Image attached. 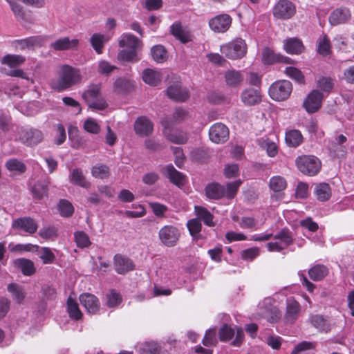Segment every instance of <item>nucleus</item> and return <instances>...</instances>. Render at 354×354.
<instances>
[{"instance_id": "nucleus-3", "label": "nucleus", "mask_w": 354, "mask_h": 354, "mask_svg": "<svg viewBox=\"0 0 354 354\" xmlns=\"http://www.w3.org/2000/svg\"><path fill=\"white\" fill-rule=\"evenodd\" d=\"M16 133L15 140L29 147L37 146L44 138L41 130L28 126L18 127Z\"/></svg>"}, {"instance_id": "nucleus-31", "label": "nucleus", "mask_w": 354, "mask_h": 354, "mask_svg": "<svg viewBox=\"0 0 354 354\" xmlns=\"http://www.w3.org/2000/svg\"><path fill=\"white\" fill-rule=\"evenodd\" d=\"M285 140L288 146L297 147L303 142L304 138L300 131L292 129L286 133Z\"/></svg>"}, {"instance_id": "nucleus-47", "label": "nucleus", "mask_w": 354, "mask_h": 354, "mask_svg": "<svg viewBox=\"0 0 354 354\" xmlns=\"http://www.w3.org/2000/svg\"><path fill=\"white\" fill-rule=\"evenodd\" d=\"M235 330L228 324H223L218 330L219 339L221 342H227L234 336Z\"/></svg>"}, {"instance_id": "nucleus-42", "label": "nucleus", "mask_w": 354, "mask_h": 354, "mask_svg": "<svg viewBox=\"0 0 354 354\" xmlns=\"http://www.w3.org/2000/svg\"><path fill=\"white\" fill-rule=\"evenodd\" d=\"M106 298V304L109 308H115L122 302V296L115 290H110L107 292Z\"/></svg>"}, {"instance_id": "nucleus-33", "label": "nucleus", "mask_w": 354, "mask_h": 354, "mask_svg": "<svg viewBox=\"0 0 354 354\" xmlns=\"http://www.w3.org/2000/svg\"><path fill=\"white\" fill-rule=\"evenodd\" d=\"M108 38L103 34L94 33L90 38V44L97 54H102Z\"/></svg>"}, {"instance_id": "nucleus-36", "label": "nucleus", "mask_w": 354, "mask_h": 354, "mask_svg": "<svg viewBox=\"0 0 354 354\" xmlns=\"http://www.w3.org/2000/svg\"><path fill=\"white\" fill-rule=\"evenodd\" d=\"M195 212L197 216L196 218H198L200 221L203 220L205 225L210 227L215 225L213 221L214 216L205 207L195 206Z\"/></svg>"}, {"instance_id": "nucleus-10", "label": "nucleus", "mask_w": 354, "mask_h": 354, "mask_svg": "<svg viewBox=\"0 0 354 354\" xmlns=\"http://www.w3.org/2000/svg\"><path fill=\"white\" fill-rule=\"evenodd\" d=\"M16 250L36 252L45 264L52 263L55 259V256L51 249L47 247H39L31 244L17 245Z\"/></svg>"}, {"instance_id": "nucleus-46", "label": "nucleus", "mask_w": 354, "mask_h": 354, "mask_svg": "<svg viewBox=\"0 0 354 354\" xmlns=\"http://www.w3.org/2000/svg\"><path fill=\"white\" fill-rule=\"evenodd\" d=\"M25 58L19 55H7L1 60L2 64H6L10 67H15L23 64Z\"/></svg>"}, {"instance_id": "nucleus-22", "label": "nucleus", "mask_w": 354, "mask_h": 354, "mask_svg": "<svg viewBox=\"0 0 354 354\" xmlns=\"http://www.w3.org/2000/svg\"><path fill=\"white\" fill-rule=\"evenodd\" d=\"M242 102L246 106H253L261 102L260 91L253 88L244 89L241 94Z\"/></svg>"}, {"instance_id": "nucleus-27", "label": "nucleus", "mask_w": 354, "mask_h": 354, "mask_svg": "<svg viewBox=\"0 0 354 354\" xmlns=\"http://www.w3.org/2000/svg\"><path fill=\"white\" fill-rule=\"evenodd\" d=\"M171 34L182 43L185 44L191 40L189 32L183 28L179 21L174 23L170 27Z\"/></svg>"}, {"instance_id": "nucleus-51", "label": "nucleus", "mask_w": 354, "mask_h": 354, "mask_svg": "<svg viewBox=\"0 0 354 354\" xmlns=\"http://www.w3.org/2000/svg\"><path fill=\"white\" fill-rule=\"evenodd\" d=\"M286 185V180L281 176H274L270 180V187L275 192L285 189Z\"/></svg>"}, {"instance_id": "nucleus-50", "label": "nucleus", "mask_w": 354, "mask_h": 354, "mask_svg": "<svg viewBox=\"0 0 354 354\" xmlns=\"http://www.w3.org/2000/svg\"><path fill=\"white\" fill-rule=\"evenodd\" d=\"M242 182L241 180H237L234 182L227 183L226 184L225 196L227 199H232L235 197L240 185Z\"/></svg>"}, {"instance_id": "nucleus-9", "label": "nucleus", "mask_w": 354, "mask_h": 354, "mask_svg": "<svg viewBox=\"0 0 354 354\" xmlns=\"http://www.w3.org/2000/svg\"><path fill=\"white\" fill-rule=\"evenodd\" d=\"M161 243L168 248L175 246L180 237V232L174 225H165L158 232Z\"/></svg>"}, {"instance_id": "nucleus-1", "label": "nucleus", "mask_w": 354, "mask_h": 354, "mask_svg": "<svg viewBox=\"0 0 354 354\" xmlns=\"http://www.w3.org/2000/svg\"><path fill=\"white\" fill-rule=\"evenodd\" d=\"M119 46L122 48L118 53L119 59L130 62L140 60L138 51L142 46L141 41L130 33H124L119 40Z\"/></svg>"}, {"instance_id": "nucleus-7", "label": "nucleus", "mask_w": 354, "mask_h": 354, "mask_svg": "<svg viewBox=\"0 0 354 354\" xmlns=\"http://www.w3.org/2000/svg\"><path fill=\"white\" fill-rule=\"evenodd\" d=\"M292 91V85L290 81L280 80L271 84L268 93L272 100L283 101L290 97Z\"/></svg>"}, {"instance_id": "nucleus-16", "label": "nucleus", "mask_w": 354, "mask_h": 354, "mask_svg": "<svg viewBox=\"0 0 354 354\" xmlns=\"http://www.w3.org/2000/svg\"><path fill=\"white\" fill-rule=\"evenodd\" d=\"M12 225L13 228L18 230H23L30 234H34L38 228L36 221L30 217L17 218L12 222Z\"/></svg>"}, {"instance_id": "nucleus-12", "label": "nucleus", "mask_w": 354, "mask_h": 354, "mask_svg": "<svg viewBox=\"0 0 354 354\" xmlns=\"http://www.w3.org/2000/svg\"><path fill=\"white\" fill-rule=\"evenodd\" d=\"M232 17L227 14H221L209 21V28L215 32H225L231 26Z\"/></svg>"}, {"instance_id": "nucleus-58", "label": "nucleus", "mask_w": 354, "mask_h": 354, "mask_svg": "<svg viewBox=\"0 0 354 354\" xmlns=\"http://www.w3.org/2000/svg\"><path fill=\"white\" fill-rule=\"evenodd\" d=\"M55 135L54 137V142L57 145H62L66 139V133L65 128L62 124H57L55 128Z\"/></svg>"}, {"instance_id": "nucleus-26", "label": "nucleus", "mask_w": 354, "mask_h": 354, "mask_svg": "<svg viewBox=\"0 0 354 354\" xmlns=\"http://www.w3.org/2000/svg\"><path fill=\"white\" fill-rule=\"evenodd\" d=\"M347 138L343 134L337 136L328 145V149L337 156H342L346 151V147L344 144Z\"/></svg>"}, {"instance_id": "nucleus-37", "label": "nucleus", "mask_w": 354, "mask_h": 354, "mask_svg": "<svg viewBox=\"0 0 354 354\" xmlns=\"http://www.w3.org/2000/svg\"><path fill=\"white\" fill-rule=\"evenodd\" d=\"M67 311L69 317L75 320H79L82 317V313L79 308L77 303L71 297L67 299Z\"/></svg>"}, {"instance_id": "nucleus-5", "label": "nucleus", "mask_w": 354, "mask_h": 354, "mask_svg": "<svg viewBox=\"0 0 354 354\" xmlns=\"http://www.w3.org/2000/svg\"><path fill=\"white\" fill-rule=\"evenodd\" d=\"M248 47L245 40L241 38H236L232 41L222 45L221 52L227 58L237 59L243 57L247 53Z\"/></svg>"}, {"instance_id": "nucleus-57", "label": "nucleus", "mask_w": 354, "mask_h": 354, "mask_svg": "<svg viewBox=\"0 0 354 354\" xmlns=\"http://www.w3.org/2000/svg\"><path fill=\"white\" fill-rule=\"evenodd\" d=\"M203 344L205 346H216L217 339L216 336V330L214 328H209L206 330L205 336L203 339Z\"/></svg>"}, {"instance_id": "nucleus-32", "label": "nucleus", "mask_w": 354, "mask_h": 354, "mask_svg": "<svg viewBox=\"0 0 354 354\" xmlns=\"http://www.w3.org/2000/svg\"><path fill=\"white\" fill-rule=\"evenodd\" d=\"M311 324L319 331L328 333L330 330L329 322L321 315H311L310 317Z\"/></svg>"}, {"instance_id": "nucleus-61", "label": "nucleus", "mask_w": 354, "mask_h": 354, "mask_svg": "<svg viewBox=\"0 0 354 354\" xmlns=\"http://www.w3.org/2000/svg\"><path fill=\"white\" fill-rule=\"evenodd\" d=\"M116 67L106 60L98 62L97 71L101 75H109Z\"/></svg>"}, {"instance_id": "nucleus-53", "label": "nucleus", "mask_w": 354, "mask_h": 354, "mask_svg": "<svg viewBox=\"0 0 354 354\" xmlns=\"http://www.w3.org/2000/svg\"><path fill=\"white\" fill-rule=\"evenodd\" d=\"M58 209L61 216L64 217L71 216L74 211L73 205L66 200H61L59 201Z\"/></svg>"}, {"instance_id": "nucleus-39", "label": "nucleus", "mask_w": 354, "mask_h": 354, "mask_svg": "<svg viewBox=\"0 0 354 354\" xmlns=\"http://www.w3.org/2000/svg\"><path fill=\"white\" fill-rule=\"evenodd\" d=\"M280 55H276L272 50L266 47L263 49L261 60L264 64L271 65L277 61H283Z\"/></svg>"}, {"instance_id": "nucleus-55", "label": "nucleus", "mask_w": 354, "mask_h": 354, "mask_svg": "<svg viewBox=\"0 0 354 354\" xmlns=\"http://www.w3.org/2000/svg\"><path fill=\"white\" fill-rule=\"evenodd\" d=\"M316 343L308 341H303L297 344L290 353V354H300L302 352L314 349Z\"/></svg>"}, {"instance_id": "nucleus-44", "label": "nucleus", "mask_w": 354, "mask_h": 354, "mask_svg": "<svg viewBox=\"0 0 354 354\" xmlns=\"http://www.w3.org/2000/svg\"><path fill=\"white\" fill-rule=\"evenodd\" d=\"M15 263L25 275H31L35 272L34 263L30 260L19 259L16 260Z\"/></svg>"}, {"instance_id": "nucleus-28", "label": "nucleus", "mask_w": 354, "mask_h": 354, "mask_svg": "<svg viewBox=\"0 0 354 354\" xmlns=\"http://www.w3.org/2000/svg\"><path fill=\"white\" fill-rule=\"evenodd\" d=\"M283 46L285 50L288 53L292 55L301 54L304 50L302 41L297 38H290L286 39L284 42Z\"/></svg>"}, {"instance_id": "nucleus-2", "label": "nucleus", "mask_w": 354, "mask_h": 354, "mask_svg": "<svg viewBox=\"0 0 354 354\" xmlns=\"http://www.w3.org/2000/svg\"><path fill=\"white\" fill-rule=\"evenodd\" d=\"M80 70L69 65H62L58 72V77L52 82V88L57 91L67 89L81 80Z\"/></svg>"}, {"instance_id": "nucleus-52", "label": "nucleus", "mask_w": 354, "mask_h": 354, "mask_svg": "<svg viewBox=\"0 0 354 354\" xmlns=\"http://www.w3.org/2000/svg\"><path fill=\"white\" fill-rule=\"evenodd\" d=\"M100 91V88L98 85H92L83 93L82 97L87 103L91 102L98 98Z\"/></svg>"}, {"instance_id": "nucleus-38", "label": "nucleus", "mask_w": 354, "mask_h": 354, "mask_svg": "<svg viewBox=\"0 0 354 354\" xmlns=\"http://www.w3.org/2000/svg\"><path fill=\"white\" fill-rule=\"evenodd\" d=\"M187 227L190 235L194 239H198L201 237L200 232L202 229V224L198 218H192L187 221Z\"/></svg>"}, {"instance_id": "nucleus-4", "label": "nucleus", "mask_w": 354, "mask_h": 354, "mask_svg": "<svg viewBox=\"0 0 354 354\" xmlns=\"http://www.w3.org/2000/svg\"><path fill=\"white\" fill-rule=\"evenodd\" d=\"M295 164L300 172L304 175L314 176L322 168L320 160L313 155H301L295 160Z\"/></svg>"}, {"instance_id": "nucleus-45", "label": "nucleus", "mask_w": 354, "mask_h": 354, "mask_svg": "<svg viewBox=\"0 0 354 354\" xmlns=\"http://www.w3.org/2000/svg\"><path fill=\"white\" fill-rule=\"evenodd\" d=\"M285 73L299 84L305 83V77L302 72L297 68L288 66L285 68Z\"/></svg>"}, {"instance_id": "nucleus-11", "label": "nucleus", "mask_w": 354, "mask_h": 354, "mask_svg": "<svg viewBox=\"0 0 354 354\" xmlns=\"http://www.w3.org/2000/svg\"><path fill=\"white\" fill-rule=\"evenodd\" d=\"M163 127L164 136L172 143L177 145L185 144L189 139V134L180 129H171L168 127L169 122L167 121L161 122Z\"/></svg>"}, {"instance_id": "nucleus-43", "label": "nucleus", "mask_w": 354, "mask_h": 354, "mask_svg": "<svg viewBox=\"0 0 354 354\" xmlns=\"http://www.w3.org/2000/svg\"><path fill=\"white\" fill-rule=\"evenodd\" d=\"M258 142L261 147L266 150L269 156L274 157L277 154L278 148L274 142H272L268 138H261Z\"/></svg>"}, {"instance_id": "nucleus-60", "label": "nucleus", "mask_w": 354, "mask_h": 354, "mask_svg": "<svg viewBox=\"0 0 354 354\" xmlns=\"http://www.w3.org/2000/svg\"><path fill=\"white\" fill-rule=\"evenodd\" d=\"M39 235L46 239H52L57 236V230L54 226H44L40 229Z\"/></svg>"}, {"instance_id": "nucleus-54", "label": "nucleus", "mask_w": 354, "mask_h": 354, "mask_svg": "<svg viewBox=\"0 0 354 354\" xmlns=\"http://www.w3.org/2000/svg\"><path fill=\"white\" fill-rule=\"evenodd\" d=\"M75 240L77 245L79 248H87L91 245V241L88 236L84 232L80 231L77 232L74 234Z\"/></svg>"}, {"instance_id": "nucleus-40", "label": "nucleus", "mask_w": 354, "mask_h": 354, "mask_svg": "<svg viewBox=\"0 0 354 354\" xmlns=\"http://www.w3.org/2000/svg\"><path fill=\"white\" fill-rule=\"evenodd\" d=\"M5 167L11 172L24 173L26 169L25 164L17 158L8 160L5 164Z\"/></svg>"}, {"instance_id": "nucleus-13", "label": "nucleus", "mask_w": 354, "mask_h": 354, "mask_svg": "<svg viewBox=\"0 0 354 354\" xmlns=\"http://www.w3.org/2000/svg\"><path fill=\"white\" fill-rule=\"evenodd\" d=\"M324 95L317 89L313 90L305 99L303 106L309 113H313L321 107Z\"/></svg>"}, {"instance_id": "nucleus-34", "label": "nucleus", "mask_w": 354, "mask_h": 354, "mask_svg": "<svg viewBox=\"0 0 354 354\" xmlns=\"http://www.w3.org/2000/svg\"><path fill=\"white\" fill-rule=\"evenodd\" d=\"M328 274V269L326 266L317 264L308 270V275L313 281H320Z\"/></svg>"}, {"instance_id": "nucleus-29", "label": "nucleus", "mask_w": 354, "mask_h": 354, "mask_svg": "<svg viewBox=\"0 0 354 354\" xmlns=\"http://www.w3.org/2000/svg\"><path fill=\"white\" fill-rule=\"evenodd\" d=\"M314 194L318 201H326L331 196L330 185L326 183H319L315 185Z\"/></svg>"}, {"instance_id": "nucleus-19", "label": "nucleus", "mask_w": 354, "mask_h": 354, "mask_svg": "<svg viewBox=\"0 0 354 354\" xmlns=\"http://www.w3.org/2000/svg\"><path fill=\"white\" fill-rule=\"evenodd\" d=\"M80 301L89 314H95L100 307L98 299L93 295L84 293L80 296Z\"/></svg>"}, {"instance_id": "nucleus-62", "label": "nucleus", "mask_w": 354, "mask_h": 354, "mask_svg": "<svg viewBox=\"0 0 354 354\" xmlns=\"http://www.w3.org/2000/svg\"><path fill=\"white\" fill-rule=\"evenodd\" d=\"M274 239H280L285 244V247L290 245L293 241L291 233L288 229L281 230L274 236Z\"/></svg>"}, {"instance_id": "nucleus-30", "label": "nucleus", "mask_w": 354, "mask_h": 354, "mask_svg": "<svg viewBox=\"0 0 354 354\" xmlns=\"http://www.w3.org/2000/svg\"><path fill=\"white\" fill-rule=\"evenodd\" d=\"M226 84L230 87H236L243 81V76L240 71L227 70L224 74Z\"/></svg>"}, {"instance_id": "nucleus-24", "label": "nucleus", "mask_w": 354, "mask_h": 354, "mask_svg": "<svg viewBox=\"0 0 354 354\" xmlns=\"http://www.w3.org/2000/svg\"><path fill=\"white\" fill-rule=\"evenodd\" d=\"M135 88V82L131 79L119 77L113 84V91L118 94L131 93Z\"/></svg>"}, {"instance_id": "nucleus-64", "label": "nucleus", "mask_w": 354, "mask_h": 354, "mask_svg": "<svg viewBox=\"0 0 354 354\" xmlns=\"http://www.w3.org/2000/svg\"><path fill=\"white\" fill-rule=\"evenodd\" d=\"M207 99L210 103L218 104L224 102L226 97L222 93L214 91L208 94Z\"/></svg>"}, {"instance_id": "nucleus-56", "label": "nucleus", "mask_w": 354, "mask_h": 354, "mask_svg": "<svg viewBox=\"0 0 354 354\" xmlns=\"http://www.w3.org/2000/svg\"><path fill=\"white\" fill-rule=\"evenodd\" d=\"M83 127L86 131L93 134H97L100 131V126L97 121L92 118H89L85 120Z\"/></svg>"}, {"instance_id": "nucleus-41", "label": "nucleus", "mask_w": 354, "mask_h": 354, "mask_svg": "<svg viewBox=\"0 0 354 354\" xmlns=\"http://www.w3.org/2000/svg\"><path fill=\"white\" fill-rule=\"evenodd\" d=\"M334 86V80L330 77H320L317 80V87L326 93H330Z\"/></svg>"}, {"instance_id": "nucleus-6", "label": "nucleus", "mask_w": 354, "mask_h": 354, "mask_svg": "<svg viewBox=\"0 0 354 354\" xmlns=\"http://www.w3.org/2000/svg\"><path fill=\"white\" fill-rule=\"evenodd\" d=\"M296 12V6L290 0H279L272 8L273 17L279 20L290 19Z\"/></svg>"}, {"instance_id": "nucleus-48", "label": "nucleus", "mask_w": 354, "mask_h": 354, "mask_svg": "<svg viewBox=\"0 0 354 354\" xmlns=\"http://www.w3.org/2000/svg\"><path fill=\"white\" fill-rule=\"evenodd\" d=\"M8 290L12 294L14 299L17 303L20 304L23 301L25 298V292L21 286L15 283H11L8 285Z\"/></svg>"}, {"instance_id": "nucleus-63", "label": "nucleus", "mask_w": 354, "mask_h": 354, "mask_svg": "<svg viewBox=\"0 0 354 354\" xmlns=\"http://www.w3.org/2000/svg\"><path fill=\"white\" fill-rule=\"evenodd\" d=\"M318 52L319 54L326 56L330 53V41L326 35L319 41Z\"/></svg>"}, {"instance_id": "nucleus-15", "label": "nucleus", "mask_w": 354, "mask_h": 354, "mask_svg": "<svg viewBox=\"0 0 354 354\" xmlns=\"http://www.w3.org/2000/svg\"><path fill=\"white\" fill-rule=\"evenodd\" d=\"M114 269L118 274H124L134 269L135 265L131 259L122 254L114 257Z\"/></svg>"}, {"instance_id": "nucleus-35", "label": "nucleus", "mask_w": 354, "mask_h": 354, "mask_svg": "<svg viewBox=\"0 0 354 354\" xmlns=\"http://www.w3.org/2000/svg\"><path fill=\"white\" fill-rule=\"evenodd\" d=\"M70 178L71 183L82 187L88 188L91 185L90 183L86 180L80 169L76 168L73 169L71 172Z\"/></svg>"}, {"instance_id": "nucleus-17", "label": "nucleus", "mask_w": 354, "mask_h": 354, "mask_svg": "<svg viewBox=\"0 0 354 354\" xmlns=\"http://www.w3.org/2000/svg\"><path fill=\"white\" fill-rule=\"evenodd\" d=\"M300 308V304L296 300L292 298L287 299L285 322L288 324H294L299 317Z\"/></svg>"}, {"instance_id": "nucleus-14", "label": "nucleus", "mask_w": 354, "mask_h": 354, "mask_svg": "<svg viewBox=\"0 0 354 354\" xmlns=\"http://www.w3.org/2000/svg\"><path fill=\"white\" fill-rule=\"evenodd\" d=\"M210 140L215 143L226 142L229 138V129L222 123H216L209 131Z\"/></svg>"}, {"instance_id": "nucleus-8", "label": "nucleus", "mask_w": 354, "mask_h": 354, "mask_svg": "<svg viewBox=\"0 0 354 354\" xmlns=\"http://www.w3.org/2000/svg\"><path fill=\"white\" fill-rule=\"evenodd\" d=\"M165 93L168 98L178 103L185 102L190 97L189 89L183 86L179 80L169 84L165 91Z\"/></svg>"}, {"instance_id": "nucleus-49", "label": "nucleus", "mask_w": 354, "mask_h": 354, "mask_svg": "<svg viewBox=\"0 0 354 354\" xmlns=\"http://www.w3.org/2000/svg\"><path fill=\"white\" fill-rule=\"evenodd\" d=\"M92 176L101 179L106 178L109 176V169L102 164H97L92 167Z\"/></svg>"}, {"instance_id": "nucleus-21", "label": "nucleus", "mask_w": 354, "mask_h": 354, "mask_svg": "<svg viewBox=\"0 0 354 354\" xmlns=\"http://www.w3.org/2000/svg\"><path fill=\"white\" fill-rule=\"evenodd\" d=\"M351 17V12L348 8H338L330 13L328 20L332 26H337L346 23Z\"/></svg>"}, {"instance_id": "nucleus-18", "label": "nucleus", "mask_w": 354, "mask_h": 354, "mask_svg": "<svg viewBox=\"0 0 354 354\" xmlns=\"http://www.w3.org/2000/svg\"><path fill=\"white\" fill-rule=\"evenodd\" d=\"M153 124L145 116L139 117L134 123V131L137 135L146 137L152 133Z\"/></svg>"}, {"instance_id": "nucleus-25", "label": "nucleus", "mask_w": 354, "mask_h": 354, "mask_svg": "<svg viewBox=\"0 0 354 354\" xmlns=\"http://www.w3.org/2000/svg\"><path fill=\"white\" fill-rule=\"evenodd\" d=\"M206 196L212 200H219L225 196V187L217 183L208 184L205 188Z\"/></svg>"}, {"instance_id": "nucleus-23", "label": "nucleus", "mask_w": 354, "mask_h": 354, "mask_svg": "<svg viewBox=\"0 0 354 354\" xmlns=\"http://www.w3.org/2000/svg\"><path fill=\"white\" fill-rule=\"evenodd\" d=\"M79 40L77 39H71L68 37L60 38L51 43L50 47L55 50H73L77 48Z\"/></svg>"}, {"instance_id": "nucleus-59", "label": "nucleus", "mask_w": 354, "mask_h": 354, "mask_svg": "<svg viewBox=\"0 0 354 354\" xmlns=\"http://www.w3.org/2000/svg\"><path fill=\"white\" fill-rule=\"evenodd\" d=\"M189 116V111L181 107L176 108L172 115V121L175 123H180L187 119Z\"/></svg>"}, {"instance_id": "nucleus-20", "label": "nucleus", "mask_w": 354, "mask_h": 354, "mask_svg": "<svg viewBox=\"0 0 354 354\" xmlns=\"http://www.w3.org/2000/svg\"><path fill=\"white\" fill-rule=\"evenodd\" d=\"M162 174L169 179L170 182L178 187L185 183V176L177 171L172 165H169L162 169Z\"/></svg>"}]
</instances>
